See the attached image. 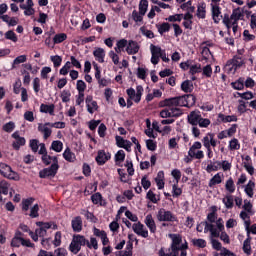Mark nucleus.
<instances>
[{
  "label": "nucleus",
  "mask_w": 256,
  "mask_h": 256,
  "mask_svg": "<svg viewBox=\"0 0 256 256\" xmlns=\"http://www.w3.org/2000/svg\"><path fill=\"white\" fill-rule=\"evenodd\" d=\"M168 237L172 240L170 246L172 256H179L180 249H188L189 246L187 242L183 243V237L180 234H169Z\"/></svg>",
  "instance_id": "f257e3e1"
},
{
  "label": "nucleus",
  "mask_w": 256,
  "mask_h": 256,
  "mask_svg": "<svg viewBox=\"0 0 256 256\" xmlns=\"http://www.w3.org/2000/svg\"><path fill=\"white\" fill-rule=\"evenodd\" d=\"M240 19H243V10L241 8H236L233 10L231 16L225 14L223 17V23L227 29H231V23H238Z\"/></svg>",
  "instance_id": "f03ea898"
},
{
  "label": "nucleus",
  "mask_w": 256,
  "mask_h": 256,
  "mask_svg": "<svg viewBox=\"0 0 256 256\" xmlns=\"http://www.w3.org/2000/svg\"><path fill=\"white\" fill-rule=\"evenodd\" d=\"M85 245H87V240L85 239V236L76 235L73 237L72 242L69 246V249L71 253H74V255H77V253L81 251V247Z\"/></svg>",
  "instance_id": "7ed1b4c3"
},
{
  "label": "nucleus",
  "mask_w": 256,
  "mask_h": 256,
  "mask_svg": "<svg viewBox=\"0 0 256 256\" xmlns=\"http://www.w3.org/2000/svg\"><path fill=\"white\" fill-rule=\"evenodd\" d=\"M59 171V164L57 157H53V164L49 168H45L39 172V177L41 179H46V177H55Z\"/></svg>",
  "instance_id": "20e7f679"
},
{
  "label": "nucleus",
  "mask_w": 256,
  "mask_h": 256,
  "mask_svg": "<svg viewBox=\"0 0 256 256\" xmlns=\"http://www.w3.org/2000/svg\"><path fill=\"white\" fill-rule=\"evenodd\" d=\"M0 173L3 175V177H6V179H11L12 181H19V174H17L13 169H11V166L1 163L0 164Z\"/></svg>",
  "instance_id": "39448f33"
},
{
  "label": "nucleus",
  "mask_w": 256,
  "mask_h": 256,
  "mask_svg": "<svg viewBox=\"0 0 256 256\" xmlns=\"http://www.w3.org/2000/svg\"><path fill=\"white\" fill-rule=\"evenodd\" d=\"M185 97L178 96L165 99L163 103V107H170L171 109L176 107H184L185 106Z\"/></svg>",
  "instance_id": "423d86ee"
},
{
  "label": "nucleus",
  "mask_w": 256,
  "mask_h": 256,
  "mask_svg": "<svg viewBox=\"0 0 256 256\" xmlns=\"http://www.w3.org/2000/svg\"><path fill=\"white\" fill-rule=\"evenodd\" d=\"M150 51H151V63L153 65H157L159 63V59H161V56L163 55L164 50L161 49L159 46H155L153 44L150 45Z\"/></svg>",
  "instance_id": "0eeeda50"
},
{
  "label": "nucleus",
  "mask_w": 256,
  "mask_h": 256,
  "mask_svg": "<svg viewBox=\"0 0 256 256\" xmlns=\"http://www.w3.org/2000/svg\"><path fill=\"white\" fill-rule=\"evenodd\" d=\"M132 229L134 233H136V235H139V237H143L144 239H147V237H149V231L141 222L134 223L132 225Z\"/></svg>",
  "instance_id": "6e6552de"
},
{
  "label": "nucleus",
  "mask_w": 256,
  "mask_h": 256,
  "mask_svg": "<svg viewBox=\"0 0 256 256\" xmlns=\"http://www.w3.org/2000/svg\"><path fill=\"white\" fill-rule=\"evenodd\" d=\"M158 221H177V218L171 211H167L165 209H160L157 213Z\"/></svg>",
  "instance_id": "1a4fd4ad"
},
{
  "label": "nucleus",
  "mask_w": 256,
  "mask_h": 256,
  "mask_svg": "<svg viewBox=\"0 0 256 256\" xmlns=\"http://www.w3.org/2000/svg\"><path fill=\"white\" fill-rule=\"evenodd\" d=\"M33 247L31 240H25L23 237L14 236L11 241V247Z\"/></svg>",
  "instance_id": "9d476101"
},
{
  "label": "nucleus",
  "mask_w": 256,
  "mask_h": 256,
  "mask_svg": "<svg viewBox=\"0 0 256 256\" xmlns=\"http://www.w3.org/2000/svg\"><path fill=\"white\" fill-rule=\"evenodd\" d=\"M33 0H27L26 4H21L20 9L24 10V15L26 17H31V15H35V9L33 8Z\"/></svg>",
  "instance_id": "9b49d317"
},
{
  "label": "nucleus",
  "mask_w": 256,
  "mask_h": 256,
  "mask_svg": "<svg viewBox=\"0 0 256 256\" xmlns=\"http://www.w3.org/2000/svg\"><path fill=\"white\" fill-rule=\"evenodd\" d=\"M211 11L214 23H221V19H223V15H221V8L215 4H211Z\"/></svg>",
  "instance_id": "f8f14e48"
},
{
  "label": "nucleus",
  "mask_w": 256,
  "mask_h": 256,
  "mask_svg": "<svg viewBox=\"0 0 256 256\" xmlns=\"http://www.w3.org/2000/svg\"><path fill=\"white\" fill-rule=\"evenodd\" d=\"M146 227H148L150 233H157V224H155V220L153 219V215L148 214L144 220Z\"/></svg>",
  "instance_id": "ddd939ff"
},
{
  "label": "nucleus",
  "mask_w": 256,
  "mask_h": 256,
  "mask_svg": "<svg viewBox=\"0 0 256 256\" xmlns=\"http://www.w3.org/2000/svg\"><path fill=\"white\" fill-rule=\"evenodd\" d=\"M116 145L122 149H126L128 152L131 151V141L123 139L121 136H116Z\"/></svg>",
  "instance_id": "4468645a"
},
{
  "label": "nucleus",
  "mask_w": 256,
  "mask_h": 256,
  "mask_svg": "<svg viewBox=\"0 0 256 256\" xmlns=\"http://www.w3.org/2000/svg\"><path fill=\"white\" fill-rule=\"evenodd\" d=\"M201 113L199 111H192L188 115V123L193 126H198L199 121L201 120Z\"/></svg>",
  "instance_id": "2eb2a0df"
},
{
  "label": "nucleus",
  "mask_w": 256,
  "mask_h": 256,
  "mask_svg": "<svg viewBox=\"0 0 256 256\" xmlns=\"http://www.w3.org/2000/svg\"><path fill=\"white\" fill-rule=\"evenodd\" d=\"M204 225V233H211V237H219V231L215 228V225L210 224L209 222L205 221L202 222Z\"/></svg>",
  "instance_id": "dca6fc26"
},
{
  "label": "nucleus",
  "mask_w": 256,
  "mask_h": 256,
  "mask_svg": "<svg viewBox=\"0 0 256 256\" xmlns=\"http://www.w3.org/2000/svg\"><path fill=\"white\" fill-rule=\"evenodd\" d=\"M86 107L88 113L93 114L97 109H99V106L97 105L96 101H93V96H87L86 97Z\"/></svg>",
  "instance_id": "f3484780"
},
{
  "label": "nucleus",
  "mask_w": 256,
  "mask_h": 256,
  "mask_svg": "<svg viewBox=\"0 0 256 256\" xmlns=\"http://www.w3.org/2000/svg\"><path fill=\"white\" fill-rule=\"evenodd\" d=\"M109 159H111V155L106 154L103 150L98 151V155L96 156V162L98 165H105Z\"/></svg>",
  "instance_id": "a211bd4d"
},
{
  "label": "nucleus",
  "mask_w": 256,
  "mask_h": 256,
  "mask_svg": "<svg viewBox=\"0 0 256 256\" xmlns=\"http://www.w3.org/2000/svg\"><path fill=\"white\" fill-rule=\"evenodd\" d=\"M139 44L133 40L129 41L127 47H126V52L128 55H135L139 53Z\"/></svg>",
  "instance_id": "6ab92c4d"
},
{
  "label": "nucleus",
  "mask_w": 256,
  "mask_h": 256,
  "mask_svg": "<svg viewBox=\"0 0 256 256\" xmlns=\"http://www.w3.org/2000/svg\"><path fill=\"white\" fill-rule=\"evenodd\" d=\"M72 229L76 233H80L83 230V220L81 216H77L72 220Z\"/></svg>",
  "instance_id": "aec40b11"
},
{
  "label": "nucleus",
  "mask_w": 256,
  "mask_h": 256,
  "mask_svg": "<svg viewBox=\"0 0 256 256\" xmlns=\"http://www.w3.org/2000/svg\"><path fill=\"white\" fill-rule=\"evenodd\" d=\"M93 55L99 63H105V50L103 48L94 50Z\"/></svg>",
  "instance_id": "412c9836"
},
{
  "label": "nucleus",
  "mask_w": 256,
  "mask_h": 256,
  "mask_svg": "<svg viewBox=\"0 0 256 256\" xmlns=\"http://www.w3.org/2000/svg\"><path fill=\"white\" fill-rule=\"evenodd\" d=\"M47 125H50V124L49 123H46L45 125L39 124L38 126V131H40V133H43L44 139H49L52 133V131L50 130L49 127H47Z\"/></svg>",
  "instance_id": "4be33fe9"
},
{
  "label": "nucleus",
  "mask_w": 256,
  "mask_h": 256,
  "mask_svg": "<svg viewBox=\"0 0 256 256\" xmlns=\"http://www.w3.org/2000/svg\"><path fill=\"white\" fill-rule=\"evenodd\" d=\"M184 97V107H189V105H195L197 98L193 94L183 95Z\"/></svg>",
  "instance_id": "5701e85b"
},
{
  "label": "nucleus",
  "mask_w": 256,
  "mask_h": 256,
  "mask_svg": "<svg viewBox=\"0 0 256 256\" xmlns=\"http://www.w3.org/2000/svg\"><path fill=\"white\" fill-rule=\"evenodd\" d=\"M36 225L37 227H42L46 231L47 229H54V231L58 229L57 224H55L54 222H36Z\"/></svg>",
  "instance_id": "b1692460"
},
{
  "label": "nucleus",
  "mask_w": 256,
  "mask_h": 256,
  "mask_svg": "<svg viewBox=\"0 0 256 256\" xmlns=\"http://www.w3.org/2000/svg\"><path fill=\"white\" fill-rule=\"evenodd\" d=\"M181 89L184 93H192L193 92V82L191 80H186L182 82Z\"/></svg>",
  "instance_id": "393cba45"
},
{
  "label": "nucleus",
  "mask_w": 256,
  "mask_h": 256,
  "mask_svg": "<svg viewBox=\"0 0 256 256\" xmlns=\"http://www.w3.org/2000/svg\"><path fill=\"white\" fill-rule=\"evenodd\" d=\"M165 174L163 171L158 172L157 177L155 178V183L157 184L158 189H163L165 187V182L163 181Z\"/></svg>",
  "instance_id": "a878e982"
},
{
  "label": "nucleus",
  "mask_w": 256,
  "mask_h": 256,
  "mask_svg": "<svg viewBox=\"0 0 256 256\" xmlns=\"http://www.w3.org/2000/svg\"><path fill=\"white\" fill-rule=\"evenodd\" d=\"M223 182V178L221 177V174L217 173L214 175L210 181H209V187H215V185H219L220 183Z\"/></svg>",
  "instance_id": "bb28decb"
},
{
  "label": "nucleus",
  "mask_w": 256,
  "mask_h": 256,
  "mask_svg": "<svg viewBox=\"0 0 256 256\" xmlns=\"http://www.w3.org/2000/svg\"><path fill=\"white\" fill-rule=\"evenodd\" d=\"M254 190H255V182L250 180L247 183V185L245 186L244 191H245L246 195H248V197H253V195H254L253 191Z\"/></svg>",
  "instance_id": "cd10ccee"
},
{
  "label": "nucleus",
  "mask_w": 256,
  "mask_h": 256,
  "mask_svg": "<svg viewBox=\"0 0 256 256\" xmlns=\"http://www.w3.org/2000/svg\"><path fill=\"white\" fill-rule=\"evenodd\" d=\"M63 157H64L65 161H69V163H73V161H75V154L73 152H71V149H69V148H67L64 151Z\"/></svg>",
  "instance_id": "c85d7f7f"
},
{
  "label": "nucleus",
  "mask_w": 256,
  "mask_h": 256,
  "mask_svg": "<svg viewBox=\"0 0 256 256\" xmlns=\"http://www.w3.org/2000/svg\"><path fill=\"white\" fill-rule=\"evenodd\" d=\"M207 11L205 10V3H202L200 5H198L197 7V18L198 19H205V15H206Z\"/></svg>",
  "instance_id": "c756f323"
},
{
  "label": "nucleus",
  "mask_w": 256,
  "mask_h": 256,
  "mask_svg": "<svg viewBox=\"0 0 256 256\" xmlns=\"http://www.w3.org/2000/svg\"><path fill=\"white\" fill-rule=\"evenodd\" d=\"M233 67H236V69H239V67H243L245 65V60L239 56H235L232 60Z\"/></svg>",
  "instance_id": "7c9ffc66"
},
{
  "label": "nucleus",
  "mask_w": 256,
  "mask_h": 256,
  "mask_svg": "<svg viewBox=\"0 0 256 256\" xmlns=\"http://www.w3.org/2000/svg\"><path fill=\"white\" fill-rule=\"evenodd\" d=\"M223 203L226 207V209H233V196L232 195H226L225 198H223Z\"/></svg>",
  "instance_id": "2f4dec72"
},
{
  "label": "nucleus",
  "mask_w": 256,
  "mask_h": 256,
  "mask_svg": "<svg viewBox=\"0 0 256 256\" xmlns=\"http://www.w3.org/2000/svg\"><path fill=\"white\" fill-rule=\"evenodd\" d=\"M40 111L42 113H49L50 115H53L54 111H55V106L54 105H45L42 104L40 106Z\"/></svg>",
  "instance_id": "473e14b6"
},
{
  "label": "nucleus",
  "mask_w": 256,
  "mask_h": 256,
  "mask_svg": "<svg viewBox=\"0 0 256 256\" xmlns=\"http://www.w3.org/2000/svg\"><path fill=\"white\" fill-rule=\"evenodd\" d=\"M51 149H53V151H56V153H61V151H63V142L59 140L53 141Z\"/></svg>",
  "instance_id": "72a5a7b5"
},
{
  "label": "nucleus",
  "mask_w": 256,
  "mask_h": 256,
  "mask_svg": "<svg viewBox=\"0 0 256 256\" xmlns=\"http://www.w3.org/2000/svg\"><path fill=\"white\" fill-rule=\"evenodd\" d=\"M147 7H149V1L141 0L139 3V13L140 15H145L147 13Z\"/></svg>",
  "instance_id": "f704fd0d"
},
{
  "label": "nucleus",
  "mask_w": 256,
  "mask_h": 256,
  "mask_svg": "<svg viewBox=\"0 0 256 256\" xmlns=\"http://www.w3.org/2000/svg\"><path fill=\"white\" fill-rule=\"evenodd\" d=\"M203 71V68H201V64H191L189 73L190 75H197V73H201Z\"/></svg>",
  "instance_id": "c9c22d12"
},
{
  "label": "nucleus",
  "mask_w": 256,
  "mask_h": 256,
  "mask_svg": "<svg viewBox=\"0 0 256 256\" xmlns=\"http://www.w3.org/2000/svg\"><path fill=\"white\" fill-rule=\"evenodd\" d=\"M213 137H215V135L208 133L203 139H202V143L203 146L206 149H209L211 147V139H213Z\"/></svg>",
  "instance_id": "e433bc0d"
},
{
  "label": "nucleus",
  "mask_w": 256,
  "mask_h": 256,
  "mask_svg": "<svg viewBox=\"0 0 256 256\" xmlns=\"http://www.w3.org/2000/svg\"><path fill=\"white\" fill-rule=\"evenodd\" d=\"M225 189L226 191H229V193H235V182L233 181V178H229L226 181Z\"/></svg>",
  "instance_id": "4c0bfd02"
},
{
  "label": "nucleus",
  "mask_w": 256,
  "mask_h": 256,
  "mask_svg": "<svg viewBox=\"0 0 256 256\" xmlns=\"http://www.w3.org/2000/svg\"><path fill=\"white\" fill-rule=\"evenodd\" d=\"M158 33L160 35H163V33L169 32V29H171V25L169 23H162L161 25H157Z\"/></svg>",
  "instance_id": "58836bf2"
},
{
  "label": "nucleus",
  "mask_w": 256,
  "mask_h": 256,
  "mask_svg": "<svg viewBox=\"0 0 256 256\" xmlns=\"http://www.w3.org/2000/svg\"><path fill=\"white\" fill-rule=\"evenodd\" d=\"M66 39H67V34L65 33L56 34L53 38L54 45L63 43V41H65Z\"/></svg>",
  "instance_id": "ea45409f"
},
{
  "label": "nucleus",
  "mask_w": 256,
  "mask_h": 256,
  "mask_svg": "<svg viewBox=\"0 0 256 256\" xmlns=\"http://www.w3.org/2000/svg\"><path fill=\"white\" fill-rule=\"evenodd\" d=\"M9 183L5 180H2L0 182V193H2V195H7L9 193Z\"/></svg>",
  "instance_id": "a19ab883"
},
{
  "label": "nucleus",
  "mask_w": 256,
  "mask_h": 256,
  "mask_svg": "<svg viewBox=\"0 0 256 256\" xmlns=\"http://www.w3.org/2000/svg\"><path fill=\"white\" fill-rule=\"evenodd\" d=\"M180 7L183 11H187V13H195V7L191 5V1L183 3Z\"/></svg>",
  "instance_id": "79ce46f5"
},
{
  "label": "nucleus",
  "mask_w": 256,
  "mask_h": 256,
  "mask_svg": "<svg viewBox=\"0 0 256 256\" xmlns=\"http://www.w3.org/2000/svg\"><path fill=\"white\" fill-rule=\"evenodd\" d=\"M5 39H8L9 41H12L13 43H17L18 38L17 34L13 30H9L5 33Z\"/></svg>",
  "instance_id": "37998d69"
},
{
  "label": "nucleus",
  "mask_w": 256,
  "mask_h": 256,
  "mask_svg": "<svg viewBox=\"0 0 256 256\" xmlns=\"http://www.w3.org/2000/svg\"><path fill=\"white\" fill-rule=\"evenodd\" d=\"M229 148L231 151H237L241 148V145L239 144V140H237V138H233L230 142H229Z\"/></svg>",
  "instance_id": "c03bdc74"
},
{
  "label": "nucleus",
  "mask_w": 256,
  "mask_h": 256,
  "mask_svg": "<svg viewBox=\"0 0 256 256\" xmlns=\"http://www.w3.org/2000/svg\"><path fill=\"white\" fill-rule=\"evenodd\" d=\"M76 89L78 93H85V90L87 89V84H85V81L78 80L76 83Z\"/></svg>",
  "instance_id": "a18cd8bd"
},
{
  "label": "nucleus",
  "mask_w": 256,
  "mask_h": 256,
  "mask_svg": "<svg viewBox=\"0 0 256 256\" xmlns=\"http://www.w3.org/2000/svg\"><path fill=\"white\" fill-rule=\"evenodd\" d=\"M35 201L34 198H28L26 200L22 201V209L24 211H29V207H31V205H33V202Z\"/></svg>",
  "instance_id": "49530a36"
},
{
  "label": "nucleus",
  "mask_w": 256,
  "mask_h": 256,
  "mask_svg": "<svg viewBox=\"0 0 256 256\" xmlns=\"http://www.w3.org/2000/svg\"><path fill=\"white\" fill-rule=\"evenodd\" d=\"M232 87H234L237 91H241V89L245 87V79L240 78L238 81L232 83Z\"/></svg>",
  "instance_id": "de8ad7c7"
},
{
  "label": "nucleus",
  "mask_w": 256,
  "mask_h": 256,
  "mask_svg": "<svg viewBox=\"0 0 256 256\" xmlns=\"http://www.w3.org/2000/svg\"><path fill=\"white\" fill-rule=\"evenodd\" d=\"M25 61H27V56L26 55H20L18 57H16L13 61V69H15V65H21V63H25Z\"/></svg>",
  "instance_id": "09e8293b"
},
{
  "label": "nucleus",
  "mask_w": 256,
  "mask_h": 256,
  "mask_svg": "<svg viewBox=\"0 0 256 256\" xmlns=\"http://www.w3.org/2000/svg\"><path fill=\"white\" fill-rule=\"evenodd\" d=\"M115 161H116V163H123V161H125V151L119 150L115 154Z\"/></svg>",
  "instance_id": "8fccbe9b"
},
{
  "label": "nucleus",
  "mask_w": 256,
  "mask_h": 256,
  "mask_svg": "<svg viewBox=\"0 0 256 256\" xmlns=\"http://www.w3.org/2000/svg\"><path fill=\"white\" fill-rule=\"evenodd\" d=\"M51 61L54 67H61V63H63V58L59 55L51 56Z\"/></svg>",
  "instance_id": "3c124183"
},
{
  "label": "nucleus",
  "mask_w": 256,
  "mask_h": 256,
  "mask_svg": "<svg viewBox=\"0 0 256 256\" xmlns=\"http://www.w3.org/2000/svg\"><path fill=\"white\" fill-rule=\"evenodd\" d=\"M243 209L245 212H248L249 215H253V204L248 200H244Z\"/></svg>",
  "instance_id": "603ef678"
},
{
  "label": "nucleus",
  "mask_w": 256,
  "mask_h": 256,
  "mask_svg": "<svg viewBox=\"0 0 256 256\" xmlns=\"http://www.w3.org/2000/svg\"><path fill=\"white\" fill-rule=\"evenodd\" d=\"M12 145H13L14 149H16V151H19L20 147L25 145V138L21 137V138L16 139V141L13 142Z\"/></svg>",
  "instance_id": "864d4df0"
},
{
  "label": "nucleus",
  "mask_w": 256,
  "mask_h": 256,
  "mask_svg": "<svg viewBox=\"0 0 256 256\" xmlns=\"http://www.w3.org/2000/svg\"><path fill=\"white\" fill-rule=\"evenodd\" d=\"M140 31L142 33V35H144L145 37H147L148 39H153V37H155V34L153 33V31L148 30L145 27H141Z\"/></svg>",
  "instance_id": "5fc2aeb1"
},
{
  "label": "nucleus",
  "mask_w": 256,
  "mask_h": 256,
  "mask_svg": "<svg viewBox=\"0 0 256 256\" xmlns=\"http://www.w3.org/2000/svg\"><path fill=\"white\" fill-rule=\"evenodd\" d=\"M30 217H32V219H35V218L39 217V204H35L30 209Z\"/></svg>",
  "instance_id": "6e6d98bb"
},
{
  "label": "nucleus",
  "mask_w": 256,
  "mask_h": 256,
  "mask_svg": "<svg viewBox=\"0 0 256 256\" xmlns=\"http://www.w3.org/2000/svg\"><path fill=\"white\" fill-rule=\"evenodd\" d=\"M243 251L246 253V255H251V241H249V239L244 241Z\"/></svg>",
  "instance_id": "4d7b16f0"
},
{
  "label": "nucleus",
  "mask_w": 256,
  "mask_h": 256,
  "mask_svg": "<svg viewBox=\"0 0 256 256\" xmlns=\"http://www.w3.org/2000/svg\"><path fill=\"white\" fill-rule=\"evenodd\" d=\"M193 245H195L196 247H200V248H204L207 246V242H205L204 239H193L192 240Z\"/></svg>",
  "instance_id": "13d9d810"
},
{
  "label": "nucleus",
  "mask_w": 256,
  "mask_h": 256,
  "mask_svg": "<svg viewBox=\"0 0 256 256\" xmlns=\"http://www.w3.org/2000/svg\"><path fill=\"white\" fill-rule=\"evenodd\" d=\"M132 19L135 21V23H141V21H143V15L137 12V10H134L132 12Z\"/></svg>",
  "instance_id": "bf43d9fd"
},
{
  "label": "nucleus",
  "mask_w": 256,
  "mask_h": 256,
  "mask_svg": "<svg viewBox=\"0 0 256 256\" xmlns=\"http://www.w3.org/2000/svg\"><path fill=\"white\" fill-rule=\"evenodd\" d=\"M224 69L227 73H235V71H237V68L233 66V62L231 61L227 62Z\"/></svg>",
  "instance_id": "052dcab7"
},
{
  "label": "nucleus",
  "mask_w": 256,
  "mask_h": 256,
  "mask_svg": "<svg viewBox=\"0 0 256 256\" xmlns=\"http://www.w3.org/2000/svg\"><path fill=\"white\" fill-rule=\"evenodd\" d=\"M142 95H143V86H137L135 103H139L141 101V96Z\"/></svg>",
  "instance_id": "680f3d73"
},
{
  "label": "nucleus",
  "mask_w": 256,
  "mask_h": 256,
  "mask_svg": "<svg viewBox=\"0 0 256 256\" xmlns=\"http://www.w3.org/2000/svg\"><path fill=\"white\" fill-rule=\"evenodd\" d=\"M198 125L199 127L207 128L209 125H211V120L201 117Z\"/></svg>",
  "instance_id": "e2e57ef3"
},
{
  "label": "nucleus",
  "mask_w": 256,
  "mask_h": 256,
  "mask_svg": "<svg viewBox=\"0 0 256 256\" xmlns=\"http://www.w3.org/2000/svg\"><path fill=\"white\" fill-rule=\"evenodd\" d=\"M181 193H183V190L177 186V184H174L172 186V195L173 197H179L181 196Z\"/></svg>",
  "instance_id": "0e129e2a"
},
{
  "label": "nucleus",
  "mask_w": 256,
  "mask_h": 256,
  "mask_svg": "<svg viewBox=\"0 0 256 256\" xmlns=\"http://www.w3.org/2000/svg\"><path fill=\"white\" fill-rule=\"evenodd\" d=\"M244 41H255V35L249 33V30L243 32Z\"/></svg>",
  "instance_id": "69168bd1"
},
{
  "label": "nucleus",
  "mask_w": 256,
  "mask_h": 256,
  "mask_svg": "<svg viewBox=\"0 0 256 256\" xmlns=\"http://www.w3.org/2000/svg\"><path fill=\"white\" fill-rule=\"evenodd\" d=\"M217 165H221L223 171L231 170V163H229V161H227V160H224L222 162H217Z\"/></svg>",
  "instance_id": "338daca9"
},
{
  "label": "nucleus",
  "mask_w": 256,
  "mask_h": 256,
  "mask_svg": "<svg viewBox=\"0 0 256 256\" xmlns=\"http://www.w3.org/2000/svg\"><path fill=\"white\" fill-rule=\"evenodd\" d=\"M173 112L172 109L170 108V110H162L160 112V117H162V119H167V117H173Z\"/></svg>",
  "instance_id": "774afa93"
}]
</instances>
